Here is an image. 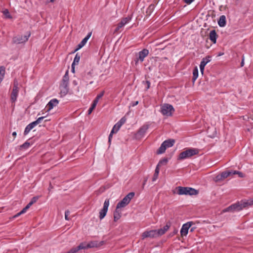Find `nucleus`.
<instances>
[{
    "label": "nucleus",
    "mask_w": 253,
    "mask_h": 253,
    "mask_svg": "<svg viewBox=\"0 0 253 253\" xmlns=\"http://www.w3.org/2000/svg\"><path fill=\"white\" fill-rule=\"evenodd\" d=\"M174 193H176L179 195H196L198 194V191L191 187H185L178 186L176 188Z\"/></svg>",
    "instance_id": "obj_1"
},
{
    "label": "nucleus",
    "mask_w": 253,
    "mask_h": 253,
    "mask_svg": "<svg viewBox=\"0 0 253 253\" xmlns=\"http://www.w3.org/2000/svg\"><path fill=\"white\" fill-rule=\"evenodd\" d=\"M198 153L199 150L196 148H188L179 154L178 160H182L188 159Z\"/></svg>",
    "instance_id": "obj_2"
},
{
    "label": "nucleus",
    "mask_w": 253,
    "mask_h": 253,
    "mask_svg": "<svg viewBox=\"0 0 253 253\" xmlns=\"http://www.w3.org/2000/svg\"><path fill=\"white\" fill-rule=\"evenodd\" d=\"M134 196L133 192L129 193L126 196H125L122 201L119 202L117 205V209L124 208L130 202L131 199Z\"/></svg>",
    "instance_id": "obj_3"
},
{
    "label": "nucleus",
    "mask_w": 253,
    "mask_h": 253,
    "mask_svg": "<svg viewBox=\"0 0 253 253\" xmlns=\"http://www.w3.org/2000/svg\"><path fill=\"white\" fill-rule=\"evenodd\" d=\"M175 141L173 139H168L164 141L157 151L158 154L164 153L167 148L172 147Z\"/></svg>",
    "instance_id": "obj_4"
},
{
    "label": "nucleus",
    "mask_w": 253,
    "mask_h": 253,
    "mask_svg": "<svg viewBox=\"0 0 253 253\" xmlns=\"http://www.w3.org/2000/svg\"><path fill=\"white\" fill-rule=\"evenodd\" d=\"M236 211H240L248 206L253 205V199L248 200H242L240 202L235 204Z\"/></svg>",
    "instance_id": "obj_5"
},
{
    "label": "nucleus",
    "mask_w": 253,
    "mask_h": 253,
    "mask_svg": "<svg viewBox=\"0 0 253 253\" xmlns=\"http://www.w3.org/2000/svg\"><path fill=\"white\" fill-rule=\"evenodd\" d=\"M161 113L167 116H170L174 111V109L171 105L164 104L161 106Z\"/></svg>",
    "instance_id": "obj_6"
},
{
    "label": "nucleus",
    "mask_w": 253,
    "mask_h": 253,
    "mask_svg": "<svg viewBox=\"0 0 253 253\" xmlns=\"http://www.w3.org/2000/svg\"><path fill=\"white\" fill-rule=\"evenodd\" d=\"M148 54L149 50L147 49H143L142 50L139 51L138 53V57L135 60V64L137 65L139 61L142 62Z\"/></svg>",
    "instance_id": "obj_7"
},
{
    "label": "nucleus",
    "mask_w": 253,
    "mask_h": 253,
    "mask_svg": "<svg viewBox=\"0 0 253 253\" xmlns=\"http://www.w3.org/2000/svg\"><path fill=\"white\" fill-rule=\"evenodd\" d=\"M109 204V199H106L104 203L103 208L100 210L99 212V217L100 219H102L106 216L108 211Z\"/></svg>",
    "instance_id": "obj_8"
},
{
    "label": "nucleus",
    "mask_w": 253,
    "mask_h": 253,
    "mask_svg": "<svg viewBox=\"0 0 253 253\" xmlns=\"http://www.w3.org/2000/svg\"><path fill=\"white\" fill-rule=\"evenodd\" d=\"M18 85V82L14 81L13 87L11 94V100L12 102H15L16 101L19 92Z\"/></svg>",
    "instance_id": "obj_9"
},
{
    "label": "nucleus",
    "mask_w": 253,
    "mask_h": 253,
    "mask_svg": "<svg viewBox=\"0 0 253 253\" xmlns=\"http://www.w3.org/2000/svg\"><path fill=\"white\" fill-rule=\"evenodd\" d=\"M131 17L130 16H127L126 17L123 18L121 22L118 23L117 26L114 30V33H116L119 32V30L122 28L124 26H125L126 24L129 23V22L131 20Z\"/></svg>",
    "instance_id": "obj_10"
},
{
    "label": "nucleus",
    "mask_w": 253,
    "mask_h": 253,
    "mask_svg": "<svg viewBox=\"0 0 253 253\" xmlns=\"http://www.w3.org/2000/svg\"><path fill=\"white\" fill-rule=\"evenodd\" d=\"M194 224V222L192 221L188 222L184 224L180 230V234L182 237L186 236L188 233L189 228Z\"/></svg>",
    "instance_id": "obj_11"
},
{
    "label": "nucleus",
    "mask_w": 253,
    "mask_h": 253,
    "mask_svg": "<svg viewBox=\"0 0 253 253\" xmlns=\"http://www.w3.org/2000/svg\"><path fill=\"white\" fill-rule=\"evenodd\" d=\"M30 36V34H28L25 36H17L13 38V42L16 44H20L27 42Z\"/></svg>",
    "instance_id": "obj_12"
},
{
    "label": "nucleus",
    "mask_w": 253,
    "mask_h": 253,
    "mask_svg": "<svg viewBox=\"0 0 253 253\" xmlns=\"http://www.w3.org/2000/svg\"><path fill=\"white\" fill-rule=\"evenodd\" d=\"M156 238L157 236V233L155 230H152L150 231H146L144 232L142 234V239H144L146 238Z\"/></svg>",
    "instance_id": "obj_13"
},
{
    "label": "nucleus",
    "mask_w": 253,
    "mask_h": 253,
    "mask_svg": "<svg viewBox=\"0 0 253 253\" xmlns=\"http://www.w3.org/2000/svg\"><path fill=\"white\" fill-rule=\"evenodd\" d=\"M233 175V170H227L222 172L220 174H218L216 177V180L219 181L227 178L230 175Z\"/></svg>",
    "instance_id": "obj_14"
},
{
    "label": "nucleus",
    "mask_w": 253,
    "mask_h": 253,
    "mask_svg": "<svg viewBox=\"0 0 253 253\" xmlns=\"http://www.w3.org/2000/svg\"><path fill=\"white\" fill-rule=\"evenodd\" d=\"M211 60V57L208 56H206L205 58H204L202 59V61L201 62L200 65V69L202 74L204 73L205 66L207 65V63L210 62Z\"/></svg>",
    "instance_id": "obj_15"
},
{
    "label": "nucleus",
    "mask_w": 253,
    "mask_h": 253,
    "mask_svg": "<svg viewBox=\"0 0 253 253\" xmlns=\"http://www.w3.org/2000/svg\"><path fill=\"white\" fill-rule=\"evenodd\" d=\"M59 103V101L56 99H53L51 100L47 104L46 108L47 111H50L54 107L57 106Z\"/></svg>",
    "instance_id": "obj_16"
},
{
    "label": "nucleus",
    "mask_w": 253,
    "mask_h": 253,
    "mask_svg": "<svg viewBox=\"0 0 253 253\" xmlns=\"http://www.w3.org/2000/svg\"><path fill=\"white\" fill-rule=\"evenodd\" d=\"M68 84L67 83H61L60 86V89L61 93L65 95H66L68 92Z\"/></svg>",
    "instance_id": "obj_17"
},
{
    "label": "nucleus",
    "mask_w": 253,
    "mask_h": 253,
    "mask_svg": "<svg viewBox=\"0 0 253 253\" xmlns=\"http://www.w3.org/2000/svg\"><path fill=\"white\" fill-rule=\"evenodd\" d=\"M104 244L103 241H91L87 243L88 248H92L95 247H100Z\"/></svg>",
    "instance_id": "obj_18"
},
{
    "label": "nucleus",
    "mask_w": 253,
    "mask_h": 253,
    "mask_svg": "<svg viewBox=\"0 0 253 253\" xmlns=\"http://www.w3.org/2000/svg\"><path fill=\"white\" fill-rule=\"evenodd\" d=\"M149 128L148 125L143 126L138 130L137 134L141 136H143Z\"/></svg>",
    "instance_id": "obj_19"
},
{
    "label": "nucleus",
    "mask_w": 253,
    "mask_h": 253,
    "mask_svg": "<svg viewBox=\"0 0 253 253\" xmlns=\"http://www.w3.org/2000/svg\"><path fill=\"white\" fill-rule=\"evenodd\" d=\"M209 38L210 40L213 43H215L217 39V34L215 30H212L210 32L209 35Z\"/></svg>",
    "instance_id": "obj_20"
},
{
    "label": "nucleus",
    "mask_w": 253,
    "mask_h": 253,
    "mask_svg": "<svg viewBox=\"0 0 253 253\" xmlns=\"http://www.w3.org/2000/svg\"><path fill=\"white\" fill-rule=\"evenodd\" d=\"M121 211L120 209H116L114 212V220L115 221H117L121 217Z\"/></svg>",
    "instance_id": "obj_21"
},
{
    "label": "nucleus",
    "mask_w": 253,
    "mask_h": 253,
    "mask_svg": "<svg viewBox=\"0 0 253 253\" xmlns=\"http://www.w3.org/2000/svg\"><path fill=\"white\" fill-rule=\"evenodd\" d=\"M74 249L76 250V253L80 250H84L88 249L87 246V243L85 242H83L81 243L78 247L74 248Z\"/></svg>",
    "instance_id": "obj_22"
},
{
    "label": "nucleus",
    "mask_w": 253,
    "mask_h": 253,
    "mask_svg": "<svg viewBox=\"0 0 253 253\" xmlns=\"http://www.w3.org/2000/svg\"><path fill=\"white\" fill-rule=\"evenodd\" d=\"M237 211L236 208L235 204L231 205L230 206L228 207V208L224 209L222 210V212H226L228 211H232L234 212Z\"/></svg>",
    "instance_id": "obj_23"
},
{
    "label": "nucleus",
    "mask_w": 253,
    "mask_h": 253,
    "mask_svg": "<svg viewBox=\"0 0 253 253\" xmlns=\"http://www.w3.org/2000/svg\"><path fill=\"white\" fill-rule=\"evenodd\" d=\"M218 24L220 27L225 26L226 24V18L224 15H222L220 17Z\"/></svg>",
    "instance_id": "obj_24"
},
{
    "label": "nucleus",
    "mask_w": 253,
    "mask_h": 253,
    "mask_svg": "<svg viewBox=\"0 0 253 253\" xmlns=\"http://www.w3.org/2000/svg\"><path fill=\"white\" fill-rule=\"evenodd\" d=\"M198 77V69L197 67H195L193 71L192 81L194 83Z\"/></svg>",
    "instance_id": "obj_25"
},
{
    "label": "nucleus",
    "mask_w": 253,
    "mask_h": 253,
    "mask_svg": "<svg viewBox=\"0 0 253 253\" xmlns=\"http://www.w3.org/2000/svg\"><path fill=\"white\" fill-rule=\"evenodd\" d=\"M80 60V56L77 54L74 58L73 62L72 64V68L74 69V66L75 65H78Z\"/></svg>",
    "instance_id": "obj_26"
},
{
    "label": "nucleus",
    "mask_w": 253,
    "mask_h": 253,
    "mask_svg": "<svg viewBox=\"0 0 253 253\" xmlns=\"http://www.w3.org/2000/svg\"><path fill=\"white\" fill-rule=\"evenodd\" d=\"M5 74V69L3 67H0V84L3 80Z\"/></svg>",
    "instance_id": "obj_27"
},
{
    "label": "nucleus",
    "mask_w": 253,
    "mask_h": 253,
    "mask_svg": "<svg viewBox=\"0 0 253 253\" xmlns=\"http://www.w3.org/2000/svg\"><path fill=\"white\" fill-rule=\"evenodd\" d=\"M69 77L68 75V72L67 71L63 77L62 83L69 84Z\"/></svg>",
    "instance_id": "obj_28"
},
{
    "label": "nucleus",
    "mask_w": 253,
    "mask_h": 253,
    "mask_svg": "<svg viewBox=\"0 0 253 253\" xmlns=\"http://www.w3.org/2000/svg\"><path fill=\"white\" fill-rule=\"evenodd\" d=\"M91 35V33H89L80 42L82 44L85 45Z\"/></svg>",
    "instance_id": "obj_29"
},
{
    "label": "nucleus",
    "mask_w": 253,
    "mask_h": 253,
    "mask_svg": "<svg viewBox=\"0 0 253 253\" xmlns=\"http://www.w3.org/2000/svg\"><path fill=\"white\" fill-rule=\"evenodd\" d=\"M126 121V119L125 117H123L117 123V126H120V127L122 126L123 124L125 123Z\"/></svg>",
    "instance_id": "obj_30"
},
{
    "label": "nucleus",
    "mask_w": 253,
    "mask_h": 253,
    "mask_svg": "<svg viewBox=\"0 0 253 253\" xmlns=\"http://www.w3.org/2000/svg\"><path fill=\"white\" fill-rule=\"evenodd\" d=\"M30 145H31V144L28 141H26L24 144H23L22 145H21L20 146V148L24 149H27L30 146Z\"/></svg>",
    "instance_id": "obj_31"
},
{
    "label": "nucleus",
    "mask_w": 253,
    "mask_h": 253,
    "mask_svg": "<svg viewBox=\"0 0 253 253\" xmlns=\"http://www.w3.org/2000/svg\"><path fill=\"white\" fill-rule=\"evenodd\" d=\"M3 15L6 18H11V16L8 10L7 9H5L2 11Z\"/></svg>",
    "instance_id": "obj_32"
},
{
    "label": "nucleus",
    "mask_w": 253,
    "mask_h": 253,
    "mask_svg": "<svg viewBox=\"0 0 253 253\" xmlns=\"http://www.w3.org/2000/svg\"><path fill=\"white\" fill-rule=\"evenodd\" d=\"M121 127L120 126H118L117 124L114 125L113 126L111 131L112 133H117Z\"/></svg>",
    "instance_id": "obj_33"
},
{
    "label": "nucleus",
    "mask_w": 253,
    "mask_h": 253,
    "mask_svg": "<svg viewBox=\"0 0 253 253\" xmlns=\"http://www.w3.org/2000/svg\"><path fill=\"white\" fill-rule=\"evenodd\" d=\"M155 231H156L157 237L160 236L166 233L162 228L158 230H155Z\"/></svg>",
    "instance_id": "obj_34"
},
{
    "label": "nucleus",
    "mask_w": 253,
    "mask_h": 253,
    "mask_svg": "<svg viewBox=\"0 0 253 253\" xmlns=\"http://www.w3.org/2000/svg\"><path fill=\"white\" fill-rule=\"evenodd\" d=\"M233 174H238L240 177H245V175L242 172L237 170H233Z\"/></svg>",
    "instance_id": "obj_35"
},
{
    "label": "nucleus",
    "mask_w": 253,
    "mask_h": 253,
    "mask_svg": "<svg viewBox=\"0 0 253 253\" xmlns=\"http://www.w3.org/2000/svg\"><path fill=\"white\" fill-rule=\"evenodd\" d=\"M104 94V91H102L100 93H99V94H98L97 95V96L96 97V98H95L94 101H96V102L98 103L99 100L103 96Z\"/></svg>",
    "instance_id": "obj_36"
},
{
    "label": "nucleus",
    "mask_w": 253,
    "mask_h": 253,
    "mask_svg": "<svg viewBox=\"0 0 253 253\" xmlns=\"http://www.w3.org/2000/svg\"><path fill=\"white\" fill-rule=\"evenodd\" d=\"M168 162V159H163L159 161V163L158 164V166H162L163 165H166Z\"/></svg>",
    "instance_id": "obj_37"
},
{
    "label": "nucleus",
    "mask_w": 253,
    "mask_h": 253,
    "mask_svg": "<svg viewBox=\"0 0 253 253\" xmlns=\"http://www.w3.org/2000/svg\"><path fill=\"white\" fill-rule=\"evenodd\" d=\"M27 211V209H26V207H25L21 211H20L19 212H18V213H17L14 216V217H18L19 216V215H20L21 214H23V213H24L26 212V211Z\"/></svg>",
    "instance_id": "obj_38"
},
{
    "label": "nucleus",
    "mask_w": 253,
    "mask_h": 253,
    "mask_svg": "<svg viewBox=\"0 0 253 253\" xmlns=\"http://www.w3.org/2000/svg\"><path fill=\"white\" fill-rule=\"evenodd\" d=\"M31 130V128L30 127H29V125L27 126L26 127V128L24 130V135H27L30 132V131Z\"/></svg>",
    "instance_id": "obj_39"
},
{
    "label": "nucleus",
    "mask_w": 253,
    "mask_h": 253,
    "mask_svg": "<svg viewBox=\"0 0 253 253\" xmlns=\"http://www.w3.org/2000/svg\"><path fill=\"white\" fill-rule=\"evenodd\" d=\"M44 118V117H41L39 118L36 121H34L36 124V125L39 124L41 123L42 120Z\"/></svg>",
    "instance_id": "obj_40"
},
{
    "label": "nucleus",
    "mask_w": 253,
    "mask_h": 253,
    "mask_svg": "<svg viewBox=\"0 0 253 253\" xmlns=\"http://www.w3.org/2000/svg\"><path fill=\"white\" fill-rule=\"evenodd\" d=\"M70 214V211L69 210H67L65 212V218L67 220H69L70 218L68 217V215Z\"/></svg>",
    "instance_id": "obj_41"
},
{
    "label": "nucleus",
    "mask_w": 253,
    "mask_h": 253,
    "mask_svg": "<svg viewBox=\"0 0 253 253\" xmlns=\"http://www.w3.org/2000/svg\"><path fill=\"white\" fill-rule=\"evenodd\" d=\"M170 227V223H167L163 228H162L164 232H166Z\"/></svg>",
    "instance_id": "obj_42"
},
{
    "label": "nucleus",
    "mask_w": 253,
    "mask_h": 253,
    "mask_svg": "<svg viewBox=\"0 0 253 253\" xmlns=\"http://www.w3.org/2000/svg\"><path fill=\"white\" fill-rule=\"evenodd\" d=\"M29 126V127L32 129L34 127H35L37 125L35 122H33L32 123H30L28 125Z\"/></svg>",
    "instance_id": "obj_43"
},
{
    "label": "nucleus",
    "mask_w": 253,
    "mask_h": 253,
    "mask_svg": "<svg viewBox=\"0 0 253 253\" xmlns=\"http://www.w3.org/2000/svg\"><path fill=\"white\" fill-rule=\"evenodd\" d=\"M158 174H156V173H154V174L153 175L152 181H155L156 180V179L158 178Z\"/></svg>",
    "instance_id": "obj_44"
},
{
    "label": "nucleus",
    "mask_w": 253,
    "mask_h": 253,
    "mask_svg": "<svg viewBox=\"0 0 253 253\" xmlns=\"http://www.w3.org/2000/svg\"><path fill=\"white\" fill-rule=\"evenodd\" d=\"M161 166H158V165H157L156 168V169H155V173H156V174H158L159 173V171H160V169L159 168Z\"/></svg>",
    "instance_id": "obj_45"
},
{
    "label": "nucleus",
    "mask_w": 253,
    "mask_h": 253,
    "mask_svg": "<svg viewBox=\"0 0 253 253\" xmlns=\"http://www.w3.org/2000/svg\"><path fill=\"white\" fill-rule=\"evenodd\" d=\"M97 103H98L96 102V101H94L93 100V103H92V104L91 105V107L92 108L94 109L95 108V107H96V106Z\"/></svg>",
    "instance_id": "obj_46"
},
{
    "label": "nucleus",
    "mask_w": 253,
    "mask_h": 253,
    "mask_svg": "<svg viewBox=\"0 0 253 253\" xmlns=\"http://www.w3.org/2000/svg\"><path fill=\"white\" fill-rule=\"evenodd\" d=\"M145 84H146V89H148V88H149L150 87V83L149 81H146Z\"/></svg>",
    "instance_id": "obj_47"
},
{
    "label": "nucleus",
    "mask_w": 253,
    "mask_h": 253,
    "mask_svg": "<svg viewBox=\"0 0 253 253\" xmlns=\"http://www.w3.org/2000/svg\"><path fill=\"white\" fill-rule=\"evenodd\" d=\"M194 0H183V1L186 3L187 4H190Z\"/></svg>",
    "instance_id": "obj_48"
},
{
    "label": "nucleus",
    "mask_w": 253,
    "mask_h": 253,
    "mask_svg": "<svg viewBox=\"0 0 253 253\" xmlns=\"http://www.w3.org/2000/svg\"><path fill=\"white\" fill-rule=\"evenodd\" d=\"M114 133H112V131H111L110 134H109V139H108V141L109 143L111 142V139H112V136H113V134Z\"/></svg>",
    "instance_id": "obj_49"
},
{
    "label": "nucleus",
    "mask_w": 253,
    "mask_h": 253,
    "mask_svg": "<svg viewBox=\"0 0 253 253\" xmlns=\"http://www.w3.org/2000/svg\"><path fill=\"white\" fill-rule=\"evenodd\" d=\"M84 46V45L83 44H82L80 42L78 45V48L76 49V50H79V49L81 48L82 47H83V46Z\"/></svg>",
    "instance_id": "obj_50"
},
{
    "label": "nucleus",
    "mask_w": 253,
    "mask_h": 253,
    "mask_svg": "<svg viewBox=\"0 0 253 253\" xmlns=\"http://www.w3.org/2000/svg\"><path fill=\"white\" fill-rule=\"evenodd\" d=\"M33 205V202H30L25 207L27 210Z\"/></svg>",
    "instance_id": "obj_51"
},
{
    "label": "nucleus",
    "mask_w": 253,
    "mask_h": 253,
    "mask_svg": "<svg viewBox=\"0 0 253 253\" xmlns=\"http://www.w3.org/2000/svg\"><path fill=\"white\" fill-rule=\"evenodd\" d=\"M93 110L94 109L90 107V108L88 110V114L90 115L92 113V112L93 111Z\"/></svg>",
    "instance_id": "obj_52"
},
{
    "label": "nucleus",
    "mask_w": 253,
    "mask_h": 253,
    "mask_svg": "<svg viewBox=\"0 0 253 253\" xmlns=\"http://www.w3.org/2000/svg\"><path fill=\"white\" fill-rule=\"evenodd\" d=\"M37 201V198L36 197H34L33 198V199H32V201L30 202H33V204L36 202Z\"/></svg>",
    "instance_id": "obj_53"
},
{
    "label": "nucleus",
    "mask_w": 253,
    "mask_h": 253,
    "mask_svg": "<svg viewBox=\"0 0 253 253\" xmlns=\"http://www.w3.org/2000/svg\"><path fill=\"white\" fill-rule=\"evenodd\" d=\"M12 135L15 138L17 135V133L15 131H14L12 133Z\"/></svg>",
    "instance_id": "obj_54"
},
{
    "label": "nucleus",
    "mask_w": 253,
    "mask_h": 253,
    "mask_svg": "<svg viewBox=\"0 0 253 253\" xmlns=\"http://www.w3.org/2000/svg\"><path fill=\"white\" fill-rule=\"evenodd\" d=\"M244 58H243L242 61V62H241V66L242 67L244 66Z\"/></svg>",
    "instance_id": "obj_55"
},
{
    "label": "nucleus",
    "mask_w": 253,
    "mask_h": 253,
    "mask_svg": "<svg viewBox=\"0 0 253 253\" xmlns=\"http://www.w3.org/2000/svg\"><path fill=\"white\" fill-rule=\"evenodd\" d=\"M55 0H48L47 2H53Z\"/></svg>",
    "instance_id": "obj_56"
},
{
    "label": "nucleus",
    "mask_w": 253,
    "mask_h": 253,
    "mask_svg": "<svg viewBox=\"0 0 253 253\" xmlns=\"http://www.w3.org/2000/svg\"><path fill=\"white\" fill-rule=\"evenodd\" d=\"M138 101H136V102H135V103L133 105V106L136 105L137 104H138Z\"/></svg>",
    "instance_id": "obj_57"
},
{
    "label": "nucleus",
    "mask_w": 253,
    "mask_h": 253,
    "mask_svg": "<svg viewBox=\"0 0 253 253\" xmlns=\"http://www.w3.org/2000/svg\"><path fill=\"white\" fill-rule=\"evenodd\" d=\"M52 188V187L50 185V189H48V190H50V189H51Z\"/></svg>",
    "instance_id": "obj_58"
},
{
    "label": "nucleus",
    "mask_w": 253,
    "mask_h": 253,
    "mask_svg": "<svg viewBox=\"0 0 253 253\" xmlns=\"http://www.w3.org/2000/svg\"><path fill=\"white\" fill-rule=\"evenodd\" d=\"M52 188V187L50 185V189H48V190H50V189H51Z\"/></svg>",
    "instance_id": "obj_59"
},
{
    "label": "nucleus",
    "mask_w": 253,
    "mask_h": 253,
    "mask_svg": "<svg viewBox=\"0 0 253 253\" xmlns=\"http://www.w3.org/2000/svg\"><path fill=\"white\" fill-rule=\"evenodd\" d=\"M52 188V187L50 185V189H48V190H50V189H51Z\"/></svg>",
    "instance_id": "obj_60"
},
{
    "label": "nucleus",
    "mask_w": 253,
    "mask_h": 253,
    "mask_svg": "<svg viewBox=\"0 0 253 253\" xmlns=\"http://www.w3.org/2000/svg\"><path fill=\"white\" fill-rule=\"evenodd\" d=\"M190 230L191 232H192L194 230V228H191Z\"/></svg>",
    "instance_id": "obj_61"
},
{
    "label": "nucleus",
    "mask_w": 253,
    "mask_h": 253,
    "mask_svg": "<svg viewBox=\"0 0 253 253\" xmlns=\"http://www.w3.org/2000/svg\"><path fill=\"white\" fill-rule=\"evenodd\" d=\"M72 70L73 72H74V68L73 69V68H72Z\"/></svg>",
    "instance_id": "obj_62"
},
{
    "label": "nucleus",
    "mask_w": 253,
    "mask_h": 253,
    "mask_svg": "<svg viewBox=\"0 0 253 253\" xmlns=\"http://www.w3.org/2000/svg\"><path fill=\"white\" fill-rule=\"evenodd\" d=\"M177 230H176L175 231L174 233H177Z\"/></svg>",
    "instance_id": "obj_63"
}]
</instances>
